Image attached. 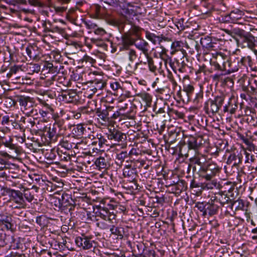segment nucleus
Listing matches in <instances>:
<instances>
[{
    "label": "nucleus",
    "mask_w": 257,
    "mask_h": 257,
    "mask_svg": "<svg viewBox=\"0 0 257 257\" xmlns=\"http://www.w3.org/2000/svg\"><path fill=\"white\" fill-rule=\"evenodd\" d=\"M98 210L95 213L96 215L105 220L108 217V212L110 211L108 208L99 205L98 206Z\"/></svg>",
    "instance_id": "obj_36"
},
{
    "label": "nucleus",
    "mask_w": 257,
    "mask_h": 257,
    "mask_svg": "<svg viewBox=\"0 0 257 257\" xmlns=\"http://www.w3.org/2000/svg\"><path fill=\"white\" fill-rule=\"evenodd\" d=\"M168 186L171 188V191L175 194H180L183 191L186 190L187 186L185 182L183 180H179L177 182L173 181V184H169Z\"/></svg>",
    "instance_id": "obj_18"
},
{
    "label": "nucleus",
    "mask_w": 257,
    "mask_h": 257,
    "mask_svg": "<svg viewBox=\"0 0 257 257\" xmlns=\"http://www.w3.org/2000/svg\"><path fill=\"white\" fill-rule=\"evenodd\" d=\"M145 34L147 39L151 41L154 44H156L157 42L160 43L163 39L160 36H156L148 31H146Z\"/></svg>",
    "instance_id": "obj_38"
},
{
    "label": "nucleus",
    "mask_w": 257,
    "mask_h": 257,
    "mask_svg": "<svg viewBox=\"0 0 257 257\" xmlns=\"http://www.w3.org/2000/svg\"><path fill=\"white\" fill-rule=\"evenodd\" d=\"M237 108V105L233 98H230L227 105L224 106L223 110L224 112H229L231 114H233Z\"/></svg>",
    "instance_id": "obj_31"
},
{
    "label": "nucleus",
    "mask_w": 257,
    "mask_h": 257,
    "mask_svg": "<svg viewBox=\"0 0 257 257\" xmlns=\"http://www.w3.org/2000/svg\"><path fill=\"white\" fill-rule=\"evenodd\" d=\"M123 176L128 179V181L132 182L136 186V189H138V185L136 179L137 177V170L135 167H132L131 165H126L123 169Z\"/></svg>",
    "instance_id": "obj_15"
},
{
    "label": "nucleus",
    "mask_w": 257,
    "mask_h": 257,
    "mask_svg": "<svg viewBox=\"0 0 257 257\" xmlns=\"http://www.w3.org/2000/svg\"><path fill=\"white\" fill-rule=\"evenodd\" d=\"M36 223L41 226H44L47 221V218L44 215L37 216L36 219Z\"/></svg>",
    "instance_id": "obj_58"
},
{
    "label": "nucleus",
    "mask_w": 257,
    "mask_h": 257,
    "mask_svg": "<svg viewBox=\"0 0 257 257\" xmlns=\"http://www.w3.org/2000/svg\"><path fill=\"white\" fill-rule=\"evenodd\" d=\"M128 6L130 7V8H127L126 9H124L123 10V12L124 14L126 15V16H124V23L125 24H130L131 26H135L133 24V19L128 18L127 16H137V8L138 7L134 6L131 5V4H128Z\"/></svg>",
    "instance_id": "obj_17"
},
{
    "label": "nucleus",
    "mask_w": 257,
    "mask_h": 257,
    "mask_svg": "<svg viewBox=\"0 0 257 257\" xmlns=\"http://www.w3.org/2000/svg\"><path fill=\"white\" fill-rule=\"evenodd\" d=\"M188 61L187 54L186 51L179 52L177 54H176L175 62L180 72H184L186 71V68L187 67Z\"/></svg>",
    "instance_id": "obj_14"
},
{
    "label": "nucleus",
    "mask_w": 257,
    "mask_h": 257,
    "mask_svg": "<svg viewBox=\"0 0 257 257\" xmlns=\"http://www.w3.org/2000/svg\"><path fill=\"white\" fill-rule=\"evenodd\" d=\"M17 101L19 103L22 111L27 116H34L38 115V110L34 107L35 103L33 98L21 95L18 96Z\"/></svg>",
    "instance_id": "obj_5"
},
{
    "label": "nucleus",
    "mask_w": 257,
    "mask_h": 257,
    "mask_svg": "<svg viewBox=\"0 0 257 257\" xmlns=\"http://www.w3.org/2000/svg\"><path fill=\"white\" fill-rule=\"evenodd\" d=\"M219 257H235V254H238L237 252H233L229 248L222 247L218 251Z\"/></svg>",
    "instance_id": "obj_34"
},
{
    "label": "nucleus",
    "mask_w": 257,
    "mask_h": 257,
    "mask_svg": "<svg viewBox=\"0 0 257 257\" xmlns=\"http://www.w3.org/2000/svg\"><path fill=\"white\" fill-rule=\"evenodd\" d=\"M179 76L177 74L176 72L175 71V75L170 71H168L167 74V78L169 79L170 81L171 82L173 88L175 89L178 85L176 78H179Z\"/></svg>",
    "instance_id": "obj_46"
},
{
    "label": "nucleus",
    "mask_w": 257,
    "mask_h": 257,
    "mask_svg": "<svg viewBox=\"0 0 257 257\" xmlns=\"http://www.w3.org/2000/svg\"><path fill=\"white\" fill-rule=\"evenodd\" d=\"M41 68V65L39 64H30V69L33 73H38Z\"/></svg>",
    "instance_id": "obj_63"
},
{
    "label": "nucleus",
    "mask_w": 257,
    "mask_h": 257,
    "mask_svg": "<svg viewBox=\"0 0 257 257\" xmlns=\"http://www.w3.org/2000/svg\"><path fill=\"white\" fill-rule=\"evenodd\" d=\"M213 198V199L215 201V203L220 205V207L224 205L225 203H228L229 201H230V199L229 197L227 196V194H225L222 192L216 194Z\"/></svg>",
    "instance_id": "obj_23"
},
{
    "label": "nucleus",
    "mask_w": 257,
    "mask_h": 257,
    "mask_svg": "<svg viewBox=\"0 0 257 257\" xmlns=\"http://www.w3.org/2000/svg\"><path fill=\"white\" fill-rule=\"evenodd\" d=\"M97 139L98 140V146L99 148H101L103 145L107 142L106 139L101 134L97 135Z\"/></svg>",
    "instance_id": "obj_62"
},
{
    "label": "nucleus",
    "mask_w": 257,
    "mask_h": 257,
    "mask_svg": "<svg viewBox=\"0 0 257 257\" xmlns=\"http://www.w3.org/2000/svg\"><path fill=\"white\" fill-rule=\"evenodd\" d=\"M51 32L57 33L61 35H63L65 33V30L64 29L60 28L57 26H54L51 24Z\"/></svg>",
    "instance_id": "obj_60"
},
{
    "label": "nucleus",
    "mask_w": 257,
    "mask_h": 257,
    "mask_svg": "<svg viewBox=\"0 0 257 257\" xmlns=\"http://www.w3.org/2000/svg\"><path fill=\"white\" fill-rule=\"evenodd\" d=\"M232 23H235L237 21L241 19L243 15V12L238 9L232 11L230 13Z\"/></svg>",
    "instance_id": "obj_41"
},
{
    "label": "nucleus",
    "mask_w": 257,
    "mask_h": 257,
    "mask_svg": "<svg viewBox=\"0 0 257 257\" xmlns=\"http://www.w3.org/2000/svg\"><path fill=\"white\" fill-rule=\"evenodd\" d=\"M206 203L205 202H198L195 204V207L202 213V215L205 216V212L206 210Z\"/></svg>",
    "instance_id": "obj_54"
},
{
    "label": "nucleus",
    "mask_w": 257,
    "mask_h": 257,
    "mask_svg": "<svg viewBox=\"0 0 257 257\" xmlns=\"http://www.w3.org/2000/svg\"><path fill=\"white\" fill-rule=\"evenodd\" d=\"M202 138L200 136H190L184 139L179 144V152L182 156L189 157L190 152L194 151L198 153L199 149L202 146Z\"/></svg>",
    "instance_id": "obj_4"
},
{
    "label": "nucleus",
    "mask_w": 257,
    "mask_h": 257,
    "mask_svg": "<svg viewBox=\"0 0 257 257\" xmlns=\"http://www.w3.org/2000/svg\"><path fill=\"white\" fill-rule=\"evenodd\" d=\"M146 57L147 60V63L150 71L153 73H155L157 70V67L154 64L153 58L150 56L149 54H148V56H146Z\"/></svg>",
    "instance_id": "obj_47"
},
{
    "label": "nucleus",
    "mask_w": 257,
    "mask_h": 257,
    "mask_svg": "<svg viewBox=\"0 0 257 257\" xmlns=\"http://www.w3.org/2000/svg\"><path fill=\"white\" fill-rule=\"evenodd\" d=\"M127 50V54L128 57V59L131 62H133L137 59V54L135 50L133 49H130L129 47L128 49H122V50Z\"/></svg>",
    "instance_id": "obj_50"
},
{
    "label": "nucleus",
    "mask_w": 257,
    "mask_h": 257,
    "mask_svg": "<svg viewBox=\"0 0 257 257\" xmlns=\"http://www.w3.org/2000/svg\"><path fill=\"white\" fill-rule=\"evenodd\" d=\"M221 171L216 164L212 162H207L205 165L199 168L198 170L199 176L206 180H211L215 176L218 175Z\"/></svg>",
    "instance_id": "obj_6"
},
{
    "label": "nucleus",
    "mask_w": 257,
    "mask_h": 257,
    "mask_svg": "<svg viewBox=\"0 0 257 257\" xmlns=\"http://www.w3.org/2000/svg\"><path fill=\"white\" fill-rule=\"evenodd\" d=\"M189 166L192 167V172H196L198 174V170L199 168L204 167L207 163L206 156L199 153H195V155L189 159Z\"/></svg>",
    "instance_id": "obj_12"
},
{
    "label": "nucleus",
    "mask_w": 257,
    "mask_h": 257,
    "mask_svg": "<svg viewBox=\"0 0 257 257\" xmlns=\"http://www.w3.org/2000/svg\"><path fill=\"white\" fill-rule=\"evenodd\" d=\"M109 230L117 239L121 240L123 238L125 232L123 227L112 225L110 226Z\"/></svg>",
    "instance_id": "obj_22"
},
{
    "label": "nucleus",
    "mask_w": 257,
    "mask_h": 257,
    "mask_svg": "<svg viewBox=\"0 0 257 257\" xmlns=\"http://www.w3.org/2000/svg\"><path fill=\"white\" fill-rule=\"evenodd\" d=\"M142 251L146 257H156L155 250L153 249H148L146 246H144Z\"/></svg>",
    "instance_id": "obj_55"
},
{
    "label": "nucleus",
    "mask_w": 257,
    "mask_h": 257,
    "mask_svg": "<svg viewBox=\"0 0 257 257\" xmlns=\"http://www.w3.org/2000/svg\"><path fill=\"white\" fill-rule=\"evenodd\" d=\"M130 159L127 151H122L116 153L115 162L117 165L121 166L124 161H125L126 162H128Z\"/></svg>",
    "instance_id": "obj_24"
},
{
    "label": "nucleus",
    "mask_w": 257,
    "mask_h": 257,
    "mask_svg": "<svg viewBox=\"0 0 257 257\" xmlns=\"http://www.w3.org/2000/svg\"><path fill=\"white\" fill-rule=\"evenodd\" d=\"M2 190L3 195H9L11 201L15 204L12 205L14 208H25L26 202L23 197V194L19 190H15L7 187H3Z\"/></svg>",
    "instance_id": "obj_7"
},
{
    "label": "nucleus",
    "mask_w": 257,
    "mask_h": 257,
    "mask_svg": "<svg viewBox=\"0 0 257 257\" xmlns=\"http://www.w3.org/2000/svg\"><path fill=\"white\" fill-rule=\"evenodd\" d=\"M209 182L204 184V187L207 189H212L214 188H218L219 184L217 183L216 180H208Z\"/></svg>",
    "instance_id": "obj_53"
},
{
    "label": "nucleus",
    "mask_w": 257,
    "mask_h": 257,
    "mask_svg": "<svg viewBox=\"0 0 257 257\" xmlns=\"http://www.w3.org/2000/svg\"><path fill=\"white\" fill-rule=\"evenodd\" d=\"M242 162L241 155H236L234 153L231 154L228 158L227 163L232 164V166L237 168L238 165Z\"/></svg>",
    "instance_id": "obj_28"
},
{
    "label": "nucleus",
    "mask_w": 257,
    "mask_h": 257,
    "mask_svg": "<svg viewBox=\"0 0 257 257\" xmlns=\"http://www.w3.org/2000/svg\"><path fill=\"white\" fill-rule=\"evenodd\" d=\"M241 89L249 98L255 97L257 95V76L251 74L247 80V84H242Z\"/></svg>",
    "instance_id": "obj_8"
},
{
    "label": "nucleus",
    "mask_w": 257,
    "mask_h": 257,
    "mask_svg": "<svg viewBox=\"0 0 257 257\" xmlns=\"http://www.w3.org/2000/svg\"><path fill=\"white\" fill-rule=\"evenodd\" d=\"M48 138L52 141L57 140L58 137L59 136V132H58L57 128L54 125L52 127H50L47 132Z\"/></svg>",
    "instance_id": "obj_40"
},
{
    "label": "nucleus",
    "mask_w": 257,
    "mask_h": 257,
    "mask_svg": "<svg viewBox=\"0 0 257 257\" xmlns=\"http://www.w3.org/2000/svg\"><path fill=\"white\" fill-rule=\"evenodd\" d=\"M224 31L235 40L238 47L242 48H248L255 51L257 45L256 29L252 30V33L239 28L231 30L225 29Z\"/></svg>",
    "instance_id": "obj_2"
},
{
    "label": "nucleus",
    "mask_w": 257,
    "mask_h": 257,
    "mask_svg": "<svg viewBox=\"0 0 257 257\" xmlns=\"http://www.w3.org/2000/svg\"><path fill=\"white\" fill-rule=\"evenodd\" d=\"M29 202H31L34 199L33 193L29 189L25 190L23 197Z\"/></svg>",
    "instance_id": "obj_56"
},
{
    "label": "nucleus",
    "mask_w": 257,
    "mask_h": 257,
    "mask_svg": "<svg viewBox=\"0 0 257 257\" xmlns=\"http://www.w3.org/2000/svg\"><path fill=\"white\" fill-rule=\"evenodd\" d=\"M186 46L188 49H191L193 52H194V50H196L198 52L199 51V44L198 42L195 40H190L189 43H186Z\"/></svg>",
    "instance_id": "obj_52"
},
{
    "label": "nucleus",
    "mask_w": 257,
    "mask_h": 257,
    "mask_svg": "<svg viewBox=\"0 0 257 257\" xmlns=\"http://www.w3.org/2000/svg\"><path fill=\"white\" fill-rule=\"evenodd\" d=\"M245 163H251L253 165V167L255 169V164L257 163V154H250L245 153Z\"/></svg>",
    "instance_id": "obj_43"
},
{
    "label": "nucleus",
    "mask_w": 257,
    "mask_h": 257,
    "mask_svg": "<svg viewBox=\"0 0 257 257\" xmlns=\"http://www.w3.org/2000/svg\"><path fill=\"white\" fill-rule=\"evenodd\" d=\"M236 63V65L238 66V68L240 67L239 65L242 66H249L251 68L252 62L250 56H248L246 57H242L240 59H237V61H234Z\"/></svg>",
    "instance_id": "obj_35"
},
{
    "label": "nucleus",
    "mask_w": 257,
    "mask_h": 257,
    "mask_svg": "<svg viewBox=\"0 0 257 257\" xmlns=\"http://www.w3.org/2000/svg\"><path fill=\"white\" fill-rule=\"evenodd\" d=\"M73 127L72 129V134L74 137H81L86 131L85 128L83 126V124L80 123L77 125H70V128Z\"/></svg>",
    "instance_id": "obj_26"
},
{
    "label": "nucleus",
    "mask_w": 257,
    "mask_h": 257,
    "mask_svg": "<svg viewBox=\"0 0 257 257\" xmlns=\"http://www.w3.org/2000/svg\"><path fill=\"white\" fill-rule=\"evenodd\" d=\"M62 204L60 211L66 214L70 213L71 217L73 216V211L76 207V203L71 195L63 193L62 194Z\"/></svg>",
    "instance_id": "obj_9"
},
{
    "label": "nucleus",
    "mask_w": 257,
    "mask_h": 257,
    "mask_svg": "<svg viewBox=\"0 0 257 257\" xmlns=\"http://www.w3.org/2000/svg\"><path fill=\"white\" fill-rule=\"evenodd\" d=\"M65 120L63 118H61L58 120H56L53 125L56 127H58L59 128L60 131L62 130L65 131L66 130V126H65Z\"/></svg>",
    "instance_id": "obj_51"
},
{
    "label": "nucleus",
    "mask_w": 257,
    "mask_h": 257,
    "mask_svg": "<svg viewBox=\"0 0 257 257\" xmlns=\"http://www.w3.org/2000/svg\"><path fill=\"white\" fill-rule=\"evenodd\" d=\"M113 107L107 106L104 109L98 108L96 110V114L103 121L102 123H106L110 121V112L112 111Z\"/></svg>",
    "instance_id": "obj_16"
},
{
    "label": "nucleus",
    "mask_w": 257,
    "mask_h": 257,
    "mask_svg": "<svg viewBox=\"0 0 257 257\" xmlns=\"http://www.w3.org/2000/svg\"><path fill=\"white\" fill-rule=\"evenodd\" d=\"M77 93L75 91L70 90L65 91L62 94V96L68 102H71L73 101V99L76 96Z\"/></svg>",
    "instance_id": "obj_37"
},
{
    "label": "nucleus",
    "mask_w": 257,
    "mask_h": 257,
    "mask_svg": "<svg viewBox=\"0 0 257 257\" xmlns=\"http://www.w3.org/2000/svg\"><path fill=\"white\" fill-rule=\"evenodd\" d=\"M107 137L109 140L117 142L118 144L121 143V145L124 146L127 137L125 133L121 132L120 131L113 128H109L108 133L106 134ZM123 147H122L123 148Z\"/></svg>",
    "instance_id": "obj_13"
},
{
    "label": "nucleus",
    "mask_w": 257,
    "mask_h": 257,
    "mask_svg": "<svg viewBox=\"0 0 257 257\" xmlns=\"http://www.w3.org/2000/svg\"><path fill=\"white\" fill-rule=\"evenodd\" d=\"M62 241L53 239L51 242L49 241L48 244L50 247H52L56 250H64L65 246V243L63 239H61ZM66 242V241H65Z\"/></svg>",
    "instance_id": "obj_32"
},
{
    "label": "nucleus",
    "mask_w": 257,
    "mask_h": 257,
    "mask_svg": "<svg viewBox=\"0 0 257 257\" xmlns=\"http://www.w3.org/2000/svg\"><path fill=\"white\" fill-rule=\"evenodd\" d=\"M53 200L54 206L60 210L62 204V195L60 193H55Z\"/></svg>",
    "instance_id": "obj_45"
},
{
    "label": "nucleus",
    "mask_w": 257,
    "mask_h": 257,
    "mask_svg": "<svg viewBox=\"0 0 257 257\" xmlns=\"http://www.w3.org/2000/svg\"><path fill=\"white\" fill-rule=\"evenodd\" d=\"M14 240V236L11 234H7L5 231L0 229V246H4L9 244L10 242Z\"/></svg>",
    "instance_id": "obj_27"
},
{
    "label": "nucleus",
    "mask_w": 257,
    "mask_h": 257,
    "mask_svg": "<svg viewBox=\"0 0 257 257\" xmlns=\"http://www.w3.org/2000/svg\"><path fill=\"white\" fill-rule=\"evenodd\" d=\"M26 54L30 59L33 60H37L38 59V54L37 51L35 50L34 48L30 46L26 49Z\"/></svg>",
    "instance_id": "obj_44"
},
{
    "label": "nucleus",
    "mask_w": 257,
    "mask_h": 257,
    "mask_svg": "<svg viewBox=\"0 0 257 257\" xmlns=\"http://www.w3.org/2000/svg\"><path fill=\"white\" fill-rule=\"evenodd\" d=\"M220 205L215 203L213 199L210 201L206 203V210L205 216L207 215L212 216L217 213Z\"/></svg>",
    "instance_id": "obj_19"
},
{
    "label": "nucleus",
    "mask_w": 257,
    "mask_h": 257,
    "mask_svg": "<svg viewBox=\"0 0 257 257\" xmlns=\"http://www.w3.org/2000/svg\"><path fill=\"white\" fill-rule=\"evenodd\" d=\"M203 94L202 91H200L199 92L196 93L195 98L193 100L194 103L196 105L200 103L203 98Z\"/></svg>",
    "instance_id": "obj_64"
},
{
    "label": "nucleus",
    "mask_w": 257,
    "mask_h": 257,
    "mask_svg": "<svg viewBox=\"0 0 257 257\" xmlns=\"http://www.w3.org/2000/svg\"><path fill=\"white\" fill-rule=\"evenodd\" d=\"M95 165L99 168V169H106L109 167V164L107 158L103 157H99L94 162Z\"/></svg>",
    "instance_id": "obj_29"
},
{
    "label": "nucleus",
    "mask_w": 257,
    "mask_h": 257,
    "mask_svg": "<svg viewBox=\"0 0 257 257\" xmlns=\"http://www.w3.org/2000/svg\"><path fill=\"white\" fill-rule=\"evenodd\" d=\"M10 248L12 249H17L20 248V242L18 239H16L14 237V240L10 242Z\"/></svg>",
    "instance_id": "obj_59"
},
{
    "label": "nucleus",
    "mask_w": 257,
    "mask_h": 257,
    "mask_svg": "<svg viewBox=\"0 0 257 257\" xmlns=\"http://www.w3.org/2000/svg\"><path fill=\"white\" fill-rule=\"evenodd\" d=\"M142 29L136 26H132L130 29L124 33L121 37L120 50L128 49L134 45L137 49L147 56L149 54V44L141 37Z\"/></svg>",
    "instance_id": "obj_1"
},
{
    "label": "nucleus",
    "mask_w": 257,
    "mask_h": 257,
    "mask_svg": "<svg viewBox=\"0 0 257 257\" xmlns=\"http://www.w3.org/2000/svg\"><path fill=\"white\" fill-rule=\"evenodd\" d=\"M183 90L185 91L188 97V99H191V95L194 92V88L191 84L185 85L183 86Z\"/></svg>",
    "instance_id": "obj_48"
},
{
    "label": "nucleus",
    "mask_w": 257,
    "mask_h": 257,
    "mask_svg": "<svg viewBox=\"0 0 257 257\" xmlns=\"http://www.w3.org/2000/svg\"><path fill=\"white\" fill-rule=\"evenodd\" d=\"M200 42L203 48L207 50H214L217 45L216 43L209 36L201 38Z\"/></svg>",
    "instance_id": "obj_20"
},
{
    "label": "nucleus",
    "mask_w": 257,
    "mask_h": 257,
    "mask_svg": "<svg viewBox=\"0 0 257 257\" xmlns=\"http://www.w3.org/2000/svg\"><path fill=\"white\" fill-rule=\"evenodd\" d=\"M171 55L177 54L179 52L186 51L183 49V43L181 41H175L173 42L171 46Z\"/></svg>",
    "instance_id": "obj_30"
},
{
    "label": "nucleus",
    "mask_w": 257,
    "mask_h": 257,
    "mask_svg": "<svg viewBox=\"0 0 257 257\" xmlns=\"http://www.w3.org/2000/svg\"><path fill=\"white\" fill-rule=\"evenodd\" d=\"M135 109L136 108L135 107L131 106L128 111L125 112H123L124 113V118L134 119L136 113Z\"/></svg>",
    "instance_id": "obj_49"
},
{
    "label": "nucleus",
    "mask_w": 257,
    "mask_h": 257,
    "mask_svg": "<svg viewBox=\"0 0 257 257\" xmlns=\"http://www.w3.org/2000/svg\"><path fill=\"white\" fill-rule=\"evenodd\" d=\"M210 64L214 70L220 72L230 73L238 70V66L235 61L232 62L229 56L222 53H217L214 59L210 61Z\"/></svg>",
    "instance_id": "obj_3"
},
{
    "label": "nucleus",
    "mask_w": 257,
    "mask_h": 257,
    "mask_svg": "<svg viewBox=\"0 0 257 257\" xmlns=\"http://www.w3.org/2000/svg\"><path fill=\"white\" fill-rule=\"evenodd\" d=\"M60 76H57L56 75H53L50 78L46 79L44 81V85L47 87H49L51 85L53 82L55 80H58L59 79V77Z\"/></svg>",
    "instance_id": "obj_57"
},
{
    "label": "nucleus",
    "mask_w": 257,
    "mask_h": 257,
    "mask_svg": "<svg viewBox=\"0 0 257 257\" xmlns=\"http://www.w3.org/2000/svg\"><path fill=\"white\" fill-rule=\"evenodd\" d=\"M75 241L78 247H81L83 249L94 248L96 244L92 236H87L84 234L76 237Z\"/></svg>",
    "instance_id": "obj_11"
},
{
    "label": "nucleus",
    "mask_w": 257,
    "mask_h": 257,
    "mask_svg": "<svg viewBox=\"0 0 257 257\" xmlns=\"http://www.w3.org/2000/svg\"><path fill=\"white\" fill-rule=\"evenodd\" d=\"M230 207L232 209L234 207L235 211L244 210V201L242 199H237L231 203Z\"/></svg>",
    "instance_id": "obj_39"
},
{
    "label": "nucleus",
    "mask_w": 257,
    "mask_h": 257,
    "mask_svg": "<svg viewBox=\"0 0 257 257\" xmlns=\"http://www.w3.org/2000/svg\"><path fill=\"white\" fill-rule=\"evenodd\" d=\"M91 83L92 84V87H93L92 90L94 92H96L98 90H102L106 85V82L101 79H94L92 81Z\"/></svg>",
    "instance_id": "obj_33"
},
{
    "label": "nucleus",
    "mask_w": 257,
    "mask_h": 257,
    "mask_svg": "<svg viewBox=\"0 0 257 257\" xmlns=\"http://www.w3.org/2000/svg\"><path fill=\"white\" fill-rule=\"evenodd\" d=\"M64 66L60 65L58 68L57 66H54L51 63L46 62L44 64V67L42 69V71H48V73L54 74V75H57V74H60V70L63 69Z\"/></svg>",
    "instance_id": "obj_21"
},
{
    "label": "nucleus",
    "mask_w": 257,
    "mask_h": 257,
    "mask_svg": "<svg viewBox=\"0 0 257 257\" xmlns=\"http://www.w3.org/2000/svg\"><path fill=\"white\" fill-rule=\"evenodd\" d=\"M54 111L53 108H50V109H40L39 111V114L41 115V116L43 118H48V115L50 114V113H52Z\"/></svg>",
    "instance_id": "obj_61"
},
{
    "label": "nucleus",
    "mask_w": 257,
    "mask_h": 257,
    "mask_svg": "<svg viewBox=\"0 0 257 257\" xmlns=\"http://www.w3.org/2000/svg\"><path fill=\"white\" fill-rule=\"evenodd\" d=\"M2 224H4L7 229H12L13 225L11 215L0 214V225Z\"/></svg>",
    "instance_id": "obj_25"
},
{
    "label": "nucleus",
    "mask_w": 257,
    "mask_h": 257,
    "mask_svg": "<svg viewBox=\"0 0 257 257\" xmlns=\"http://www.w3.org/2000/svg\"><path fill=\"white\" fill-rule=\"evenodd\" d=\"M225 96L223 95L216 96L214 99H209L205 102L204 108L207 113L208 111V106L210 105V110L213 114L218 112L224 102Z\"/></svg>",
    "instance_id": "obj_10"
},
{
    "label": "nucleus",
    "mask_w": 257,
    "mask_h": 257,
    "mask_svg": "<svg viewBox=\"0 0 257 257\" xmlns=\"http://www.w3.org/2000/svg\"><path fill=\"white\" fill-rule=\"evenodd\" d=\"M139 96L146 103V106L147 107L151 106L152 101V96L150 94L145 92L140 93Z\"/></svg>",
    "instance_id": "obj_42"
}]
</instances>
